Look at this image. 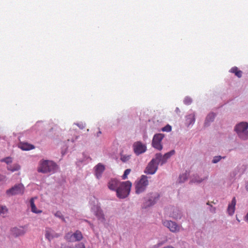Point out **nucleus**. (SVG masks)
<instances>
[{
  "instance_id": "26",
  "label": "nucleus",
  "mask_w": 248,
  "mask_h": 248,
  "mask_svg": "<svg viewBox=\"0 0 248 248\" xmlns=\"http://www.w3.org/2000/svg\"><path fill=\"white\" fill-rule=\"evenodd\" d=\"M130 158V155H121V160L124 162H126L127 161L129 160Z\"/></svg>"
},
{
  "instance_id": "12",
  "label": "nucleus",
  "mask_w": 248,
  "mask_h": 248,
  "mask_svg": "<svg viewBox=\"0 0 248 248\" xmlns=\"http://www.w3.org/2000/svg\"><path fill=\"white\" fill-rule=\"evenodd\" d=\"M105 166L101 163L98 164L94 167L95 175L97 179H99L105 170Z\"/></svg>"
},
{
  "instance_id": "35",
  "label": "nucleus",
  "mask_w": 248,
  "mask_h": 248,
  "mask_svg": "<svg viewBox=\"0 0 248 248\" xmlns=\"http://www.w3.org/2000/svg\"><path fill=\"white\" fill-rule=\"evenodd\" d=\"M188 117H189V118H191V120L189 121L190 124H192L195 122V119L194 115H188Z\"/></svg>"
},
{
  "instance_id": "7",
  "label": "nucleus",
  "mask_w": 248,
  "mask_h": 248,
  "mask_svg": "<svg viewBox=\"0 0 248 248\" xmlns=\"http://www.w3.org/2000/svg\"><path fill=\"white\" fill-rule=\"evenodd\" d=\"M163 225L168 228L172 232H177L180 230V226L175 222L171 220H164L162 222Z\"/></svg>"
},
{
  "instance_id": "21",
  "label": "nucleus",
  "mask_w": 248,
  "mask_h": 248,
  "mask_svg": "<svg viewBox=\"0 0 248 248\" xmlns=\"http://www.w3.org/2000/svg\"><path fill=\"white\" fill-rule=\"evenodd\" d=\"M74 241H79L80 240H81L82 238H83V236H82V233L81 232H80L79 231H76L74 233Z\"/></svg>"
},
{
  "instance_id": "37",
  "label": "nucleus",
  "mask_w": 248,
  "mask_h": 248,
  "mask_svg": "<svg viewBox=\"0 0 248 248\" xmlns=\"http://www.w3.org/2000/svg\"><path fill=\"white\" fill-rule=\"evenodd\" d=\"M191 102V100L190 98H186L185 99V103L186 104L188 105V104H190Z\"/></svg>"
},
{
  "instance_id": "6",
  "label": "nucleus",
  "mask_w": 248,
  "mask_h": 248,
  "mask_svg": "<svg viewBox=\"0 0 248 248\" xmlns=\"http://www.w3.org/2000/svg\"><path fill=\"white\" fill-rule=\"evenodd\" d=\"M164 137V135L162 134H155L152 140V144L153 147L158 150H161L163 148L161 141Z\"/></svg>"
},
{
  "instance_id": "31",
  "label": "nucleus",
  "mask_w": 248,
  "mask_h": 248,
  "mask_svg": "<svg viewBox=\"0 0 248 248\" xmlns=\"http://www.w3.org/2000/svg\"><path fill=\"white\" fill-rule=\"evenodd\" d=\"M222 158L221 156H215L212 160V163H217L219 162ZM223 158H224V157Z\"/></svg>"
},
{
  "instance_id": "39",
  "label": "nucleus",
  "mask_w": 248,
  "mask_h": 248,
  "mask_svg": "<svg viewBox=\"0 0 248 248\" xmlns=\"http://www.w3.org/2000/svg\"><path fill=\"white\" fill-rule=\"evenodd\" d=\"M4 179V177L0 174V181H2Z\"/></svg>"
},
{
  "instance_id": "14",
  "label": "nucleus",
  "mask_w": 248,
  "mask_h": 248,
  "mask_svg": "<svg viewBox=\"0 0 248 248\" xmlns=\"http://www.w3.org/2000/svg\"><path fill=\"white\" fill-rule=\"evenodd\" d=\"M12 232L15 236L17 237L24 234L25 231L24 229L21 227L19 228L15 227L12 230Z\"/></svg>"
},
{
  "instance_id": "36",
  "label": "nucleus",
  "mask_w": 248,
  "mask_h": 248,
  "mask_svg": "<svg viewBox=\"0 0 248 248\" xmlns=\"http://www.w3.org/2000/svg\"><path fill=\"white\" fill-rule=\"evenodd\" d=\"M77 248H85L84 244L82 243H80L77 245Z\"/></svg>"
},
{
  "instance_id": "5",
  "label": "nucleus",
  "mask_w": 248,
  "mask_h": 248,
  "mask_svg": "<svg viewBox=\"0 0 248 248\" xmlns=\"http://www.w3.org/2000/svg\"><path fill=\"white\" fill-rule=\"evenodd\" d=\"M24 186L23 184H19L15 185L6 191V194L9 196L23 194L24 192Z\"/></svg>"
},
{
  "instance_id": "19",
  "label": "nucleus",
  "mask_w": 248,
  "mask_h": 248,
  "mask_svg": "<svg viewBox=\"0 0 248 248\" xmlns=\"http://www.w3.org/2000/svg\"><path fill=\"white\" fill-rule=\"evenodd\" d=\"M34 198H32L30 200L31 210L32 212L35 213H40L42 212L41 210H38L34 204Z\"/></svg>"
},
{
  "instance_id": "11",
  "label": "nucleus",
  "mask_w": 248,
  "mask_h": 248,
  "mask_svg": "<svg viewBox=\"0 0 248 248\" xmlns=\"http://www.w3.org/2000/svg\"><path fill=\"white\" fill-rule=\"evenodd\" d=\"M121 183L116 179H111L108 183V186L109 189L117 191V189Z\"/></svg>"
},
{
  "instance_id": "2",
  "label": "nucleus",
  "mask_w": 248,
  "mask_h": 248,
  "mask_svg": "<svg viewBox=\"0 0 248 248\" xmlns=\"http://www.w3.org/2000/svg\"><path fill=\"white\" fill-rule=\"evenodd\" d=\"M57 165L53 161L43 160L40 161L38 171L44 173H54L57 169Z\"/></svg>"
},
{
  "instance_id": "28",
  "label": "nucleus",
  "mask_w": 248,
  "mask_h": 248,
  "mask_svg": "<svg viewBox=\"0 0 248 248\" xmlns=\"http://www.w3.org/2000/svg\"><path fill=\"white\" fill-rule=\"evenodd\" d=\"M55 216L61 218L63 222H65V218L63 217L62 213L60 211H57L55 214Z\"/></svg>"
},
{
  "instance_id": "38",
  "label": "nucleus",
  "mask_w": 248,
  "mask_h": 248,
  "mask_svg": "<svg viewBox=\"0 0 248 248\" xmlns=\"http://www.w3.org/2000/svg\"><path fill=\"white\" fill-rule=\"evenodd\" d=\"M61 248H71V247L65 244H62Z\"/></svg>"
},
{
  "instance_id": "40",
  "label": "nucleus",
  "mask_w": 248,
  "mask_h": 248,
  "mask_svg": "<svg viewBox=\"0 0 248 248\" xmlns=\"http://www.w3.org/2000/svg\"><path fill=\"white\" fill-rule=\"evenodd\" d=\"M246 190L248 191V183H247L246 184Z\"/></svg>"
},
{
  "instance_id": "16",
  "label": "nucleus",
  "mask_w": 248,
  "mask_h": 248,
  "mask_svg": "<svg viewBox=\"0 0 248 248\" xmlns=\"http://www.w3.org/2000/svg\"><path fill=\"white\" fill-rule=\"evenodd\" d=\"M236 199L235 197H233L231 203L229 204L227 211L229 215H232L233 214L235 211V206L236 205Z\"/></svg>"
},
{
  "instance_id": "27",
  "label": "nucleus",
  "mask_w": 248,
  "mask_h": 248,
  "mask_svg": "<svg viewBox=\"0 0 248 248\" xmlns=\"http://www.w3.org/2000/svg\"><path fill=\"white\" fill-rule=\"evenodd\" d=\"M175 151L174 150H171L170 152H169L166 153L164 156L165 158L167 160L169 159L171 156L175 154Z\"/></svg>"
},
{
  "instance_id": "20",
  "label": "nucleus",
  "mask_w": 248,
  "mask_h": 248,
  "mask_svg": "<svg viewBox=\"0 0 248 248\" xmlns=\"http://www.w3.org/2000/svg\"><path fill=\"white\" fill-rule=\"evenodd\" d=\"M51 230L50 229H47L46 231L45 237L48 240L50 241V240L54 237H58L60 236V235L58 234H55V235H52L51 233Z\"/></svg>"
},
{
  "instance_id": "32",
  "label": "nucleus",
  "mask_w": 248,
  "mask_h": 248,
  "mask_svg": "<svg viewBox=\"0 0 248 248\" xmlns=\"http://www.w3.org/2000/svg\"><path fill=\"white\" fill-rule=\"evenodd\" d=\"M171 127L169 124L167 125L166 126L162 128V131L170 132L171 131Z\"/></svg>"
},
{
  "instance_id": "42",
  "label": "nucleus",
  "mask_w": 248,
  "mask_h": 248,
  "mask_svg": "<svg viewBox=\"0 0 248 248\" xmlns=\"http://www.w3.org/2000/svg\"><path fill=\"white\" fill-rule=\"evenodd\" d=\"M247 219H248V214H247Z\"/></svg>"
},
{
  "instance_id": "4",
  "label": "nucleus",
  "mask_w": 248,
  "mask_h": 248,
  "mask_svg": "<svg viewBox=\"0 0 248 248\" xmlns=\"http://www.w3.org/2000/svg\"><path fill=\"white\" fill-rule=\"evenodd\" d=\"M149 182L147 177L142 175L140 179L135 184V191L138 194L143 192L148 185Z\"/></svg>"
},
{
  "instance_id": "29",
  "label": "nucleus",
  "mask_w": 248,
  "mask_h": 248,
  "mask_svg": "<svg viewBox=\"0 0 248 248\" xmlns=\"http://www.w3.org/2000/svg\"><path fill=\"white\" fill-rule=\"evenodd\" d=\"M130 172H131V169H126V170H125L124 173L123 175L122 176V179L123 180H125V179H127V175L130 173Z\"/></svg>"
},
{
  "instance_id": "30",
  "label": "nucleus",
  "mask_w": 248,
  "mask_h": 248,
  "mask_svg": "<svg viewBox=\"0 0 248 248\" xmlns=\"http://www.w3.org/2000/svg\"><path fill=\"white\" fill-rule=\"evenodd\" d=\"M187 177L186 173L181 175L179 176V181H180V182H181V183L184 182L186 180H187Z\"/></svg>"
},
{
  "instance_id": "23",
  "label": "nucleus",
  "mask_w": 248,
  "mask_h": 248,
  "mask_svg": "<svg viewBox=\"0 0 248 248\" xmlns=\"http://www.w3.org/2000/svg\"><path fill=\"white\" fill-rule=\"evenodd\" d=\"M8 211V209L5 206L0 205V213L3 217L6 216Z\"/></svg>"
},
{
  "instance_id": "3",
  "label": "nucleus",
  "mask_w": 248,
  "mask_h": 248,
  "mask_svg": "<svg viewBox=\"0 0 248 248\" xmlns=\"http://www.w3.org/2000/svg\"><path fill=\"white\" fill-rule=\"evenodd\" d=\"M248 123L246 122H242L236 125L235 130L240 138L245 140L248 139Z\"/></svg>"
},
{
  "instance_id": "18",
  "label": "nucleus",
  "mask_w": 248,
  "mask_h": 248,
  "mask_svg": "<svg viewBox=\"0 0 248 248\" xmlns=\"http://www.w3.org/2000/svg\"><path fill=\"white\" fill-rule=\"evenodd\" d=\"M230 72L234 74V75L238 78H241L242 77V72L239 70L238 68L236 66L232 67L230 69Z\"/></svg>"
},
{
  "instance_id": "8",
  "label": "nucleus",
  "mask_w": 248,
  "mask_h": 248,
  "mask_svg": "<svg viewBox=\"0 0 248 248\" xmlns=\"http://www.w3.org/2000/svg\"><path fill=\"white\" fill-rule=\"evenodd\" d=\"M158 169V164L155 159L153 158L146 167L144 172L149 174H153L155 173Z\"/></svg>"
},
{
  "instance_id": "43",
  "label": "nucleus",
  "mask_w": 248,
  "mask_h": 248,
  "mask_svg": "<svg viewBox=\"0 0 248 248\" xmlns=\"http://www.w3.org/2000/svg\"><path fill=\"white\" fill-rule=\"evenodd\" d=\"M172 217H175V216H172Z\"/></svg>"
},
{
  "instance_id": "9",
  "label": "nucleus",
  "mask_w": 248,
  "mask_h": 248,
  "mask_svg": "<svg viewBox=\"0 0 248 248\" xmlns=\"http://www.w3.org/2000/svg\"><path fill=\"white\" fill-rule=\"evenodd\" d=\"M133 148L134 153L138 155L144 153L147 149L145 144L142 143L141 141L134 142Z\"/></svg>"
},
{
  "instance_id": "10",
  "label": "nucleus",
  "mask_w": 248,
  "mask_h": 248,
  "mask_svg": "<svg viewBox=\"0 0 248 248\" xmlns=\"http://www.w3.org/2000/svg\"><path fill=\"white\" fill-rule=\"evenodd\" d=\"M94 211L95 216L97 217V219L102 223H105L106 218L105 215L100 207L94 206L92 208Z\"/></svg>"
},
{
  "instance_id": "33",
  "label": "nucleus",
  "mask_w": 248,
  "mask_h": 248,
  "mask_svg": "<svg viewBox=\"0 0 248 248\" xmlns=\"http://www.w3.org/2000/svg\"><path fill=\"white\" fill-rule=\"evenodd\" d=\"M1 161L5 162L7 164L11 163L12 162V160L11 157H6L5 158L3 159Z\"/></svg>"
},
{
  "instance_id": "1",
  "label": "nucleus",
  "mask_w": 248,
  "mask_h": 248,
  "mask_svg": "<svg viewBox=\"0 0 248 248\" xmlns=\"http://www.w3.org/2000/svg\"><path fill=\"white\" fill-rule=\"evenodd\" d=\"M131 186L132 183L129 181L121 182L117 189V196L120 199L125 198L129 195Z\"/></svg>"
},
{
  "instance_id": "24",
  "label": "nucleus",
  "mask_w": 248,
  "mask_h": 248,
  "mask_svg": "<svg viewBox=\"0 0 248 248\" xmlns=\"http://www.w3.org/2000/svg\"><path fill=\"white\" fill-rule=\"evenodd\" d=\"M65 239L66 240L69 242H74V233H72V232H68L66 234L65 236Z\"/></svg>"
},
{
  "instance_id": "34",
  "label": "nucleus",
  "mask_w": 248,
  "mask_h": 248,
  "mask_svg": "<svg viewBox=\"0 0 248 248\" xmlns=\"http://www.w3.org/2000/svg\"><path fill=\"white\" fill-rule=\"evenodd\" d=\"M204 179H197V178H193L191 180V182L193 183H201L202 182Z\"/></svg>"
},
{
  "instance_id": "13",
  "label": "nucleus",
  "mask_w": 248,
  "mask_h": 248,
  "mask_svg": "<svg viewBox=\"0 0 248 248\" xmlns=\"http://www.w3.org/2000/svg\"><path fill=\"white\" fill-rule=\"evenodd\" d=\"M18 147L23 151H29L35 148L33 145L25 142H20L18 145Z\"/></svg>"
},
{
  "instance_id": "15",
  "label": "nucleus",
  "mask_w": 248,
  "mask_h": 248,
  "mask_svg": "<svg viewBox=\"0 0 248 248\" xmlns=\"http://www.w3.org/2000/svg\"><path fill=\"white\" fill-rule=\"evenodd\" d=\"M154 159H155V161L158 165L160 164L161 165L165 164L167 161V160L165 158V156L160 153L155 154Z\"/></svg>"
},
{
  "instance_id": "41",
  "label": "nucleus",
  "mask_w": 248,
  "mask_h": 248,
  "mask_svg": "<svg viewBox=\"0 0 248 248\" xmlns=\"http://www.w3.org/2000/svg\"><path fill=\"white\" fill-rule=\"evenodd\" d=\"M101 134V132L100 131H99L97 133V136L98 137L99 136L100 134Z\"/></svg>"
},
{
  "instance_id": "22",
  "label": "nucleus",
  "mask_w": 248,
  "mask_h": 248,
  "mask_svg": "<svg viewBox=\"0 0 248 248\" xmlns=\"http://www.w3.org/2000/svg\"><path fill=\"white\" fill-rule=\"evenodd\" d=\"M215 117V115L213 113H211L208 115L207 116L205 122V124L207 125L208 124L211 122H213Z\"/></svg>"
},
{
  "instance_id": "25",
  "label": "nucleus",
  "mask_w": 248,
  "mask_h": 248,
  "mask_svg": "<svg viewBox=\"0 0 248 248\" xmlns=\"http://www.w3.org/2000/svg\"><path fill=\"white\" fill-rule=\"evenodd\" d=\"M8 170L11 171H15L18 170L20 169V166L18 165H14L13 166H8L7 168Z\"/></svg>"
},
{
  "instance_id": "17",
  "label": "nucleus",
  "mask_w": 248,
  "mask_h": 248,
  "mask_svg": "<svg viewBox=\"0 0 248 248\" xmlns=\"http://www.w3.org/2000/svg\"><path fill=\"white\" fill-rule=\"evenodd\" d=\"M159 195L155 193L146 202V206H149L154 204L158 200Z\"/></svg>"
}]
</instances>
